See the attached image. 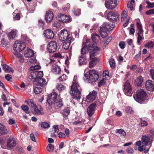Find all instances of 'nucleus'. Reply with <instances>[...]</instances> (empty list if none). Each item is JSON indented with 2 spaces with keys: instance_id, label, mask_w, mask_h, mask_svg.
Masks as SVG:
<instances>
[{
  "instance_id": "f257e3e1",
  "label": "nucleus",
  "mask_w": 154,
  "mask_h": 154,
  "mask_svg": "<svg viewBox=\"0 0 154 154\" xmlns=\"http://www.w3.org/2000/svg\"><path fill=\"white\" fill-rule=\"evenodd\" d=\"M47 101L49 105L51 106L54 104L55 109L61 108L63 105L62 99L60 95L55 92L48 95Z\"/></svg>"
},
{
  "instance_id": "f03ea898",
  "label": "nucleus",
  "mask_w": 154,
  "mask_h": 154,
  "mask_svg": "<svg viewBox=\"0 0 154 154\" xmlns=\"http://www.w3.org/2000/svg\"><path fill=\"white\" fill-rule=\"evenodd\" d=\"M94 45L92 43H90L88 45L84 46L81 49V54L84 55L88 51H90V59H91L92 57L96 56L97 53L100 51V48L97 46H94Z\"/></svg>"
},
{
  "instance_id": "7ed1b4c3",
  "label": "nucleus",
  "mask_w": 154,
  "mask_h": 154,
  "mask_svg": "<svg viewBox=\"0 0 154 154\" xmlns=\"http://www.w3.org/2000/svg\"><path fill=\"white\" fill-rule=\"evenodd\" d=\"M81 88L78 83L73 82L70 91L72 98L74 99L78 100L81 98Z\"/></svg>"
},
{
  "instance_id": "20e7f679",
  "label": "nucleus",
  "mask_w": 154,
  "mask_h": 154,
  "mask_svg": "<svg viewBox=\"0 0 154 154\" xmlns=\"http://www.w3.org/2000/svg\"><path fill=\"white\" fill-rule=\"evenodd\" d=\"M115 25L109 23L105 22L100 29V33L101 37L105 38L109 34V32L112 30Z\"/></svg>"
},
{
  "instance_id": "39448f33",
  "label": "nucleus",
  "mask_w": 154,
  "mask_h": 154,
  "mask_svg": "<svg viewBox=\"0 0 154 154\" xmlns=\"http://www.w3.org/2000/svg\"><path fill=\"white\" fill-rule=\"evenodd\" d=\"M86 81L88 83L92 82H95L97 81L99 78L97 72L94 70H90L84 74Z\"/></svg>"
},
{
  "instance_id": "423d86ee",
  "label": "nucleus",
  "mask_w": 154,
  "mask_h": 154,
  "mask_svg": "<svg viewBox=\"0 0 154 154\" xmlns=\"http://www.w3.org/2000/svg\"><path fill=\"white\" fill-rule=\"evenodd\" d=\"M146 94L143 89H140L137 91L135 96L133 95L134 99L137 102L143 101L146 99Z\"/></svg>"
},
{
  "instance_id": "0eeeda50",
  "label": "nucleus",
  "mask_w": 154,
  "mask_h": 154,
  "mask_svg": "<svg viewBox=\"0 0 154 154\" xmlns=\"http://www.w3.org/2000/svg\"><path fill=\"white\" fill-rule=\"evenodd\" d=\"M25 44L22 42L16 41L14 45V50L16 52H20L25 47Z\"/></svg>"
},
{
  "instance_id": "6e6552de",
  "label": "nucleus",
  "mask_w": 154,
  "mask_h": 154,
  "mask_svg": "<svg viewBox=\"0 0 154 154\" xmlns=\"http://www.w3.org/2000/svg\"><path fill=\"white\" fill-rule=\"evenodd\" d=\"M124 91L126 95L129 96H132V87L128 81H126L124 85Z\"/></svg>"
},
{
  "instance_id": "1a4fd4ad",
  "label": "nucleus",
  "mask_w": 154,
  "mask_h": 154,
  "mask_svg": "<svg viewBox=\"0 0 154 154\" xmlns=\"http://www.w3.org/2000/svg\"><path fill=\"white\" fill-rule=\"evenodd\" d=\"M105 5L107 8L112 9L117 6L118 3L116 0H109L105 1Z\"/></svg>"
},
{
  "instance_id": "9d476101",
  "label": "nucleus",
  "mask_w": 154,
  "mask_h": 154,
  "mask_svg": "<svg viewBox=\"0 0 154 154\" xmlns=\"http://www.w3.org/2000/svg\"><path fill=\"white\" fill-rule=\"evenodd\" d=\"M57 18L59 21L66 23L72 21L70 16L61 14H59L57 16Z\"/></svg>"
},
{
  "instance_id": "9b49d317",
  "label": "nucleus",
  "mask_w": 154,
  "mask_h": 154,
  "mask_svg": "<svg viewBox=\"0 0 154 154\" xmlns=\"http://www.w3.org/2000/svg\"><path fill=\"white\" fill-rule=\"evenodd\" d=\"M107 17L109 20L111 21H117L119 20V15L117 12H109L107 14Z\"/></svg>"
},
{
  "instance_id": "f8f14e48",
  "label": "nucleus",
  "mask_w": 154,
  "mask_h": 154,
  "mask_svg": "<svg viewBox=\"0 0 154 154\" xmlns=\"http://www.w3.org/2000/svg\"><path fill=\"white\" fill-rule=\"evenodd\" d=\"M57 43L54 41L49 42L47 45V48L48 52L50 53L55 52L57 49Z\"/></svg>"
},
{
  "instance_id": "ddd939ff",
  "label": "nucleus",
  "mask_w": 154,
  "mask_h": 154,
  "mask_svg": "<svg viewBox=\"0 0 154 154\" xmlns=\"http://www.w3.org/2000/svg\"><path fill=\"white\" fill-rule=\"evenodd\" d=\"M141 140L142 143L144 146H147L149 144H151L152 141V138L149 137V135L146 136L145 135H143L142 136Z\"/></svg>"
},
{
  "instance_id": "4468645a",
  "label": "nucleus",
  "mask_w": 154,
  "mask_h": 154,
  "mask_svg": "<svg viewBox=\"0 0 154 154\" xmlns=\"http://www.w3.org/2000/svg\"><path fill=\"white\" fill-rule=\"evenodd\" d=\"M69 34L67 31L65 29H63L61 31L59 34V39L61 41L67 40L69 37Z\"/></svg>"
},
{
  "instance_id": "2eb2a0df",
  "label": "nucleus",
  "mask_w": 154,
  "mask_h": 154,
  "mask_svg": "<svg viewBox=\"0 0 154 154\" xmlns=\"http://www.w3.org/2000/svg\"><path fill=\"white\" fill-rule=\"evenodd\" d=\"M43 76V71H33L31 72V77L32 79H34L35 80L36 79L41 78Z\"/></svg>"
},
{
  "instance_id": "dca6fc26",
  "label": "nucleus",
  "mask_w": 154,
  "mask_h": 154,
  "mask_svg": "<svg viewBox=\"0 0 154 154\" xmlns=\"http://www.w3.org/2000/svg\"><path fill=\"white\" fill-rule=\"evenodd\" d=\"M17 144L16 139L14 137H11L9 138L7 140V146L10 148L15 147Z\"/></svg>"
},
{
  "instance_id": "f3484780",
  "label": "nucleus",
  "mask_w": 154,
  "mask_h": 154,
  "mask_svg": "<svg viewBox=\"0 0 154 154\" xmlns=\"http://www.w3.org/2000/svg\"><path fill=\"white\" fill-rule=\"evenodd\" d=\"M97 92L93 91L92 93H90L86 97V101L88 102L93 101L96 98Z\"/></svg>"
},
{
  "instance_id": "a211bd4d",
  "label": "nucleus",
  "mask_w": 154,
  "mask_h": 154,
  "mask_svg": "<svg viewBox=\"0 0 154 154\" xmlns=\"http://www.w3.org/2000/svg\"><path fill=\"white\" fill-rule=\"evenodd\" d=\"M96 106V104L93 103L91 104L88 108L87 112L89 116H91L94 113Z\"/></svg>"
},
{
  "instance_id": "6ab92c4d",
  "label": "nucleus",
  "mask_w": 154,
  "mask_h": 154,
  "mask_svg": "<svg viewBox=\"0 0 154 154\" xmlns=\"http://www.w3.org/2000/svg\"><path fill=\"white\" fill-rule=\"evenodd\" d=\"M33 84L34 85H37L41 87H42L46 85L47 83L45 79L42 78H40L36 79L34 82Z\"/></svg>"
},
{
  "instance_id": "aec40b11",
  "label": "nucleus",
  "mask_w": 154,
  "mask_h": 154,
  "mask_svg": "<svg viewBox=\"0 0 154 154\" xmlns=\"http://www.w3.org/2000/svg\"><path fill=\"white\" fill-rule=\"evenodd\" d=\"M54 15L53 12L50 11H47L45 14V19L47 23H50L53 20Z\"/></svg>"
},
{
  "instance_id": "412c9836",
  "label": "nucleus",
  "mask_w": 154,
  "mask_h": 154,
  "mask_svg": "<svg viewBox=\"0 0 154 154\" xmlns=\"http://www.w3.org/2000/svg\"><path fill=\"white\" fill-rule=\"evenodd\" d=\"M45 36L48 39L53 38L54 37V34L53 32L50 29L45 30L44 32Z\"/></svg>"
},
{
  "instance_id": "4be33fe9",
  "label": "nucleus",
  "mask_w": 154,
  "mask_h": 154,
  "mask_svg": "<svg viewBox=\"0 0 154 154\" xmlns=\"http://www.w3.org/2000/svg\"><path fill=\"white\" fill-rule=\"evenodd\" d=\"M145 86L146 89L149 91H154V87L152 83V81L151 80H148L146 81Z\"/></svg>"
},
{
  "instance_id": "5701e85b",
  "label": "nucleus",
  "mask_w": 154,
  "mask_h": 154,
  "mask_svg": "<svg viewBox=\"0 0 154 154\" xmlns=\"http://www.w3.org/2000/svg\"><path fill=\"white\" fill-rule=\"evenodd\" d=\"M51 71L55 74H59L61 72V69L57 65H54L52 66Z\"/></svg>"
},
{
  "instance_id": "b1692460",
  "label": "nucleus",
  "mask_w": 154,
  "mask_h": 154,
  "mask_svg": "<svg viewBox=\"0 0 154 154\" xmlns=\"http://www.w3.org/2000/svg\"><path fill=\"white\" fill-rule=\"evenodd\" d=\"M24 54L26 57H32L34 55L33 51L30 48H28L24 52Z\"/></svg>"
},
{
  "instance_id": "393cba45",
  "label": "nucleus",
  "mask_w": 154,
  "mask_h": 154,
  "mask_svg": "<svg viewBox=\"0 0 154 154\" xmlns=\"http://www.w3.org/2000/svg\"><path fill=\"white\" fill-rule=\"evenodd\" d=\"M71 39L70 37H69L67 40L63 42L62 48L65 49H67L69 47Z\"/></svg>"
},
{
  "instance_id": "a878e982",
  "label": "nucleus",
  "mask_w": 154,
  "mask_h": 154,
  "mask_svg": "<svg viewBox=\"0 0 154 154\" xmlns=\"http://www.w3.org/2000/svg\"><path fill=\"white\" fill-rule=\"evenodd\" d=\"M17 31L16 30L13 29L8 34V37L9 39H13L16 36Z\"/></svg>"
},
{
  "instance_id": "bb28decb",
  "label": "nucleus",
  "mask_w": 154,
  "mask_h": 154,
  "mask_svg": "<svg viewBox=\"0 0 154 154\" xmlns=\"http://www.w3.org/2000/svg\"><path fill=\"white\" fill-rule=\"evenodd\" d=\"M8 132L6 127L0 123V135L5 134Z\"/></svg>"
},
{
  "instance_id": "cd10ccee",
  "label": "nucleus",
  "mask_w": 154,
  "mask_h": 154,
  "mask_svg": "<svg viewBox=\"0 0 154 154\" xmlns=\"http://www.w3.org/2000/svg\"><path fill=\"white\" fill-rule=\"evenodd\" d=\"M33 90L34 92L36 94H38L41 93L42 91V87H41L37 85L33 84Z\"/></svg>"
},
{
  "instance_id": "c85d7f7f",
  "label": "nucleus",
  "mask_w": 154,
  "mask_h": 154,
  "mask_svg": "<svg viewBox=\"0 0 154 154\" xmlns=\"http://www.w3.org/2000/svg\"><path fill=\"white\" fill-rule=\"evenodd\" d=\"M79 64L81 65L85 64L86 63L85 56L82 55L79 57Z\"/></svg>"
},
{
  "instance_id": "c756f323",
  "label": "nucleus",
  "mask_w": 154,
  "mask_h": 154,
  "mask_svg": "<svg viewBox=\"0 0 154 154\" xmlns=\"http://www.w3.org/2000/svg\"><path fill=\"white\" fill-rule=\"evenodd\" d=\"M92 57V58L90 59L91 60V61L89 63V67L90 68L93 67L94 65H95L97 62L98 59L96 57Z\"/></svg>"
},
{
  "instance_id": "7c9ffc66",
  "label": "nucleus",
  "mask_w": 154,
  "mask_h": 154,
  "mask_svg": "<svg viewBox=\"0 0 154 154\" xmlns=\"http://www.w3.org/2000/svg\"><path fill=\"white\" fill-rule=\"evenodd\" d=\"M69 107H66L64 109L62 114L63 117L66 119L67 116L69 115Z\"/></svg>"
},
{
  "instance_id": "2f4dec72",
  "label": "nucleus",
  "mask_w": 154,
  "mask_h": 154,
  "mask_svg": "<svg viewBox=\"0 0 154 154\" xmlns=\"http://www.w3.org/2000/svg\"><path fill=\"white\" fill-rule=\"evenodd\" d=\"M3 69L4 70L5 72H14V70L12 68L6 64L3 65Z\"/></svg>"
},
{
  "instance_id": "473e14b6",
  "label": "nucleus",
  "mask_w": 154,
  "mask_h": 154,
  "mask_svg": "<svg viewBox=\"0 0 154 154\" xmlns=\"http://www.w3.org/2000/svg\"><path fill=\"white\" fill-rule=\"evenodd\" d=\"M127 9H125L122 12V14L121 18L122 21H125L127 20Z\"/></svg>"
},
{
  "instance_id": "72a5a7b5",
  "label": "nucleus",
  "mask_w": 154,
  "mask_h": 154,
  "mask_svg": "<svg viewBox=\"0 0 154 154\" xmlns=\"http://www.w3.org/2000/svg\"><path fill=\"white\" fill-rule=\"evenodd\" d=\"M34 108L33 113L36 115H40L43 114L42 111L41 109H39L36 105L33 107Z\"/></svg>"
},
{
  "instance_id": "f704fd0d",
  "label": "nucleus",
  "mask_w": 154,
  "mask_h": 154,
  "mask_svg": "<svg viewBox=\"0 0 154 154\" xmlns=\"http://www.w3.org/2000/svg\"><path fill=\"white\" fill-rule=\"evenodd\" d=\"M131 1L129 2L127 4V7L128 8H130L131 11H132L134 6V0H131Z\"/></svg>"
},
{
  "instance_id": "c9c22d12",
  "label": "nucleus",
  "mask_w": 154,
  "mask_h": 154,
  "mask_svg": "<svg viewBox=\"0 0 154 154\" xmlns=\"http://www.w3.org/2000/svg\"><path fill=\"white\" fill-rule=\"evenodd\" d=\"M143 82V78L141 76H140L135 81V84L137 86H140Z\"/></svg>"
},
{
  "instance_id": "e433bc0d",
  "label": "nucleus",
  "mask_w": 154,
  "mask_h": 154,
  "mask_svg": "<svg viewBox=\"0 0 154 154\" xmlns=\"http://www.w3.org/2000/svg\"><path fill=\"white\" fill-rule=\"evenodd\" d=\"M116 133L120 134L121 137L125 136L126 135V132L122 129H116Z\"/></svg>"
},
{
  "instance_id": "4c0bfd02",
  "label": "nucleus",
  "mask_w": 154,
  "mask_h": 154,
  "mask_svg": "<svg viewBox=\"0 0 154 154\" xmlns=\"http://www.w3.org/2000/svg\"><path fill=\"white\" fill-rule=\"evenodd\" d=\"M99 38L100 36L99 35L96 33L94 34L91 37L92 41L94 43H96L97 41L99 39Z\"/></svg>"
},
{
  "instance_id": "58836bf2",
  "label": "nucleus",
  "mask_w": 154,
  "mask_h": 154,
  "mask_svg": "<svg viewBox=\"0 0 154 154\" xmlns=\"http://www.w3.org/2000/svg\"><path fill=\"white\" fill-rule=\"evenodd\" d=\"M143 32H138L137 33L138 37H137V42L139 45L141 44L140 41L143 38V37L142 36Z\"/></svg>"
},
{
  "instance_id": "ea45409f",
  "label": "nucleus",
  "mask_w": 154,
  "mask_h": 154,
  "mask_svg": "<svg viewBox=\"0 0 154 154\" xmlns=\"http://www.w3.org/2000/svg\"><path fill=\"white\" fill-rule=\"evenodd\" d=\"M26 102L28 105L31 107L33 108L35 106H36L35 104H34V101L32 99L28 100L26 101Z\"/></svg>"
},
{
  "instance_id": "a19ab883",
  "label": "nucleus",
  "mask_w": 154,
  "mask_h": 154,
  "mask_svg": "<svg viewBox=\"0 0 154 154\" xmlns=\"http://www.w3.org/2000/svg\"><path fill=\"white\" fill-rule=\"evenodd\" d=\"M56 88L59 91H63L65 88V87L60 83L57 84Z\"/></svg>"
},
{
  "instance_id": "79ce46f5",
  "label": "nucleus",
  "mask_w": 154,
  "mask_h": 154,
  "mask_svg": "<svg viewBox=\"0 0 154 154\" xmlns=\"http://www.w3.org/2000/svg\"><path fill=\"white\" fill-rule=\"evenodd\" d=\"M47 150L50 152L53 151L54 149V146L51 144H48L47 147Z\"/></svg>"
},
{
  "instance_id": "37998d69",
  "label": "nucleus",
  "mask_w": 154,
  "mask_h": 154,
  "mask_svg": "<svg viewBox=\"0 0 154 154\" xmlns=\"http://www.w3.org/2000/svg\"><path fill=\"white\" fill-rule=\"evenodd\" d=\"M137 26L138 30V32H143L142 29V25L140 22H138L137 23Z\"/></svg>"
},
{
  "instance_id": "c03bdc74",
  "label": "nucleus",
  "mask_w": 154,
  "mask_h": 154,
  "mask_svg": "<svg viewBox=\"0 0 154 154\" xmlns=\"http://www.w3.org/2000/svg\"><path fill=\"white\" fill-rule=\"evenodd\" d=\"M22 109L26 113H29V108L28 106L26 105H23L21 106Z\"/></svg>"
},
{
  "instance_id": "a18cd8bd",
  "label": "nucleus",
  "mask_w": 154,
  "mask_h": 154,
  "mask_svg": "<svg viewBox=\"0 0 154 154\" xmlns=\"http://www.w3.org/2000/svg\"><path fill=\"white\" fill-rule=\"evenodd\" d=\"M68 79L67 76L65 74H63L61 76L57 78V80L60 81H66Z\"/></svg>"
},
{
  "instance_id": "49530a36",
  "label": "nucleus",
  "mask_w": 154,
  "mask_h": 154,
  "mask_svg": "<svg viewBox=\"0 0 154 154\" xmlns=\"http://www.w3.org/2000/svg\"><path fill=\"white\" fill-rule=\"evenodd\" d=\"M41 126L44 128H48L50 127L49 124L47 122H43L41 124Z\"/></svg>"
},
{
  "instance_id": "de8ad7c7",
  "label": "nucleus",
  "mask_w": 154,
  "mask_h": 154,
  "mask_svg": "<svg viewBox=\"0 0 154 154\" xmlns=\"http://www.w3.org/2000/svg\"><path fill=\"white\" fill-rule=\"evenodd\" d=\"M13 14L14 20H18L20 19V15L19 13L16 14L14 12Z\"/></svg>"
},
{
  "instance_id": "09e8293b",
  "label": "nucleus",
  "mask_w": 154,
  "mask_h": 154,
  "mask_svg": "<svg viewBox=\"0 0 154 154\" xmlns=\"http://www.w3.org/2000/svg\"><path fill=\"white\" fill-rule=\"evenodd\" d=\"M154 44L153 42L150 41L145 45V47L147 48H151L153 47Z\"/></svg>"
},
{
  "instance_id": "8fccbe9b",
  "label": "nucleus",
  "mask_w": 154,
  "mask_h": 154,
  "mask_svg": "<svg viewBox=\"0 0 154 154\" xmlns=\"http://www.w3.org/2000/svg\"><path fill=\"white\" fill-rule=\"evenodd\" d=\"M40 66L38 65L32 66L30 67V69L31 70L34 71L35 70H38L40 68Z\"/></svg>"
},
{
  "instance_id": "3c124183",
  "label": "nucleus",
  "mask_w": 154,
  "mask_h": 154,
  "mask_svg": "<svg viewBox=\"0 0 154 154\" xmlns=\"http://www.w3.org/2000/svg\"><path fill=\"white\" fill-rule=\"evenodd\" d=\"M140 126L141 127L146 126L148 125V123L145 120H143L142 118H140Z\"/></svg>"
},
{
  "instance_id": "603ef678",
  "label": "nucleus",
  "mask_w": 154,
  "mask_h": 154,
  "mask_svg": "<svg viewBox=\"0 0 154 154\" xmlns=\"http://www.w3.org/2000/svg\"><path fill=\"white\" fill-rule=\"evenodd\" d=\"M109 63L110 66L112 68H114L115 66V63L114 60L112 59H111L109 61Z\"/></svg>"
},
{
  "instance_id": "864d4df0",
  "label": "nucleus",
  "mask_w": 154,
  "mask_h": 154,
  "mask_svg": "<svg viewBox=\"0 0 154 154\" xmlns=\"http://www.w3.org/2000/svg\"><path fill=\"white\" fill-rule=\"evenodd\" d=\"M126 112L128 113L131 114L133 112V111L132 108L129 106H128L126 107L125 108Z\"/></svg>"
},
{
  "instance_id": "5fc2aeb1",
  "label": "nucleus",
  "mask_w": 154,
  "mask_h": 154,
  "mask_svg": "<svg viewBox=\"0 0 154 154\" xmlns=\"http://www.w3.org/2000/svg\"><path fill=\"white\" fill-rule=\"evenodd\" d=\"M45 24L44 22L41 19H39L38 20V25L39 27L43 28Z\"/></svg>"
},
{
  "instance_id": "6e6d98bb",
  "label": "nucleus",
  "mask_w": 154,
  "mask_h": 154,
  "mask_svg": "<svg viewBox=\"0 0 154 154\" xmlns=\"http://www.w3.org/2000/svg\"><path fill=\"white\" fill-rule=\"evenodd\" d=\"M53 26L54 27L56 28H58L60 26V22L58 21H55L53 24Z\"/></svg>"
},
{
  "instance_id": "4d7b16f0",
  "label": "nucleus",
  "mask_w": 154,
  "mask_h": 154,
  "mask_svg": "<svg viewBox=\"0 0 154 154\" xmlns=\"http://www.w3.org/2000/svg\"><path fill=\"white\" fill-rule=\"evenodd\" d=\"M146 3L148 5L147 7L148 8H151L154 7V2L151 3L148 1H146Z\"/></svg>"
},
{
  "instance_id": "13d9d810",
  "label": "nucleus",
  "mask_w": 154,
  "mask_h": 154,
  "mask_svg": "<svg viewBox=\"0 0 154 154\" xmlns=\"http://www.w3.org/2000/svg\"><path fill=\"white\" fill-rule=\"evenodd\" d=\"M70 4L69 3L67 4L66 5L63 7V9L65 11H68L70 8Z\"/></svg>"
},
{
  "instance_id": "bf43d9fd",
  "label": "nucleus",
  "mask_w": 154,
  "mask_h": 154,
  "mask_svg": "<svg viewBox=\"0 0 154 154\" xmlns=\"http://www.w3.org/2000/svg\"><path fill=\"white\" fill-rule=\"evenodd\" d=\"M81 10L79 9L74 10V13L75 15L76 16L79 15L81 14Z\"/></svg>"
},
{
  "instance_id": "052dcab7",
  "label": "nucleus",
  "mask_w": 154,
  "mask_h": 154,
  "mask_svg": "<svg viewBox=\"0 0 154 154\" xmlns=\"http://www.w3.org/2000/svg\"><path fill=\"white\" fill-rule=\"evenodd\" d=\"M8 44V41L4 39L2 40V44L3 47L6 46Z\"/></svg>"
},
{
  "instance_id": "680f3d73",
  "label": "nucleus",
  "mask_w": 154,
  "mask_h": 154,
  "mask_svg": "<svg viewBox=\"0 0 154 154\" xmlns=\"http://www.w3.org/2000/svg\"><path fill=\"white\" fill-rule=\"evenodd\" d=\"M58 137L60 138H64L66 137V135L62 132H60L58 134Z\"/></svg>"
},
{
  "instance_id": "e2e57ef3",
  "label": "nucleus",
  "mask_w": 154,
  "mask_h": 154,
  "mask_svg": "<svg viewBox=\"0 0 154 154\" xmlns=\"http://www.w3.org/2000/svg\"><path fill=\"white\" fill-rule=\"evenodd\" d=\"M119 46L122 49H123L125 48V44L124 42H121L119 44Z\"/></svg>"
},
{
  "instance_id": "0e129e2a",
  "label": "nucleus",
  "mask_w": 154,
  "mask_h": 154,
  "mask_svg": "<svg viewBox=\"0 0 154 154\" xmlns=\"http://www.w3.org/2000/svg\"><path fill=\"white\" fill-rule=\"evenodd\" d=\"M149 72L152 79L154 80V69H151L150 70Z\"/></svg>"
},
{
  "instance_id": "69168bd1",
  "label": "nucleus",
  "mask_w": 154,
  "mask_h": 154,
  "mask_svg": "<svg viewBox=\"0 0 154 154\" xmlns=\"http://www.w3.org/2000/svg\"><path fill=\"white\" fill-rule=\"evenodd\" d=\"M146 14L148 15H150L154 14V9H151L146 11Z\"/></svg>"
},
{
  "instance_id": "338daca9",
  "label": "nucleus",
  "mask_w": 154,
  "mask_h": 154,
  "mask_svg": "<svg viewBox=\"0 0 154 154\" xmlns=\"http://www.w3.org/2000/svg\"><path fill=\"white\" fill-rule=\"evenodd\" d=\"M126 151L128 153H131L133 152V149L132 148L130 147H129L126 150Z\"/></svg>"
},
{
  "instance_id": "774afa93",
  "label": "nucleus",
  "mask_w": 154,
  "mask_h": 154,
  "mask_svg": "<svg viewBox=\"0 0 154 154\" xmlns=\"http://www.w3.org/2000/svg\"><path fill=\"white\" fill-rule=\"evenodd\" d=\"M5 79L8 81H11V79H12L11 76L9 74H7L5 76Z\"/></svg>"
}]
</instances>
